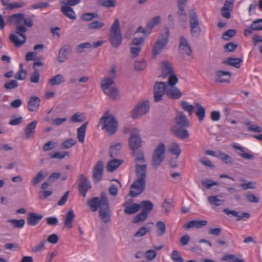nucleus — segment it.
Instances as JSON below:
<instances>
[{
	"label": "nucleus",
	"instance_id": "18",
	"mask_svg": "<svg viewBox=\"0 0 262 262\" xmlns=\"http://www.w3.org/2000/svg\"><path fill=\"white\" fill-rule=\"evenodd\" d=\"M40 99L37 96H32L28 102V109L32 112H36L38 110L40 105Z\"/></svg>",
	"mask_w": 262,
	"mask_h": 262
},
{
	"label": "nucleus",
	"instance_id": "13",
	"mask_svg": "<svg viewBox=\"0 0 262 262\" xmlns=\"http://www.w3.org/2000/svg\"><path fill=\"white\" fill-rule=\"evenodd\" d=\"M167 86L164 82H156L154 86V101L158 102L162 100L164 93H166Z\"/></svg>",
	"mask_w": 262,
	"mask_h": 262
},
{
	"label": "nucleus",
	"instance_id": "12",
	"mask_svg": "<svg viewBox=\"0 0 262 262\" xmlns=\"http://www.w3.org/2000/svg\"><path fill=\"white\" fill-rule=\"evenodd\" d=\"M78 182L79 192L83 197H85L86 192L92 188L91 183L83 174H79Z\"/></svg>",
	"mask_w": 262,
	"mask_h": 262
},
{
	"label": "nucleus",
	"instance_id": "41",
	"mask_svg": "<svg viewBox=\"0 0 262 262\" xmlns=\"http://www.w3.org/2000/svg\"><path fill=\"white\" fill-rule=\"evenodd\" d=\"M168 150L172 155L177 156L176 159H178L181 152L180 146L176 142L171 143L168 147Z\"/></svg>",
	"mask_w": 262,
	"mask_h": 262
},
{
	"label": "nucleus",
	"instance_id": "3",
	"mask_svg": "<svg viewBox=\"0 0 262 262\" xmlns=\"http://www.w3.org/2000/svg\"><path fill=\"white\" fill-rule=\"evenodd\" d=\"M175 123L172 125L170 130L177 137L185 140L188 138L189 134L187 128L190 123L187 116L183 112H178L174 119Z\"/></svg>",
	"mask_w": 262,
	"mask_h": 262
},
{
	"label": "nucleus",
	"instance_id": "24",
	"mask_svg": "<svg viewBox=\"0 0 262 262\" xmlns=\"http://www.w3.org/2000/svg\"><path fill=\"white\" fill-rule=\"evenodd\" d=\"M75 217V213L73 210H69L66 214L64 226L68 229L73 228V223Z\"/></svg>",
	"mask_w": 262,
	"mask_h": 262
},
{
	"label": "nucleus",
	"instance_id": "20",
	"mask_svg": "<svg viewBox=\"0 0 262 262\" xmlns=\"http://www.w3.org/2000/svg\"><path fill=\"white\" fill-rule=\"evenodd\" d=\"M207 224V221L206 220H193L186 223L184 227L186 229H189L192 228H201L205 226Z\"/></svg>",
	"mask_w": 262,
	"mask_h": 262
},
{
	"label": "nucleus",
	"instance_id": "45",
	"mask_svg": "<svg viewBox=\"0 0 262 262\" xmlns=\"http://www.w3.org/2000/svg\"><path fill=\"white\" fill-rule=\"evenodd\" d=\"M8 223H11L13 228L20 229L23 228L25 224V221L24 219L17 220L11 219L8 220Z\"/></svg>",
	"mask_w": 262,
	"mask_h": 262
},
{
	"label": "nucleus",
	"instance_id": "55",
	"mask_svg": "<svg viewBox=\"0 0 262 262\" xmlns=\"http://www.w3.org/2000/svg\"><path fill=\"white\" fill-rule=\"evenodd\" d=\"M181 106L185 111L189 113V115H191L192 114L194 110L193 105L189 104L188 102L186 101H182L181 103Z\"/></svg>",
	"mask_w": 262,
	"mask_h": 262
},
{
	"label": "nucleus",
	"instance_id": "31",
	"mask_svg": "<svg viewBox=\"0 0 262 262\" xmlns=\"http://www.w3.org/2000/svg\"><path fill=\"white\" fill-rule=\"evenodd\" d=\"M123 160L113 159L110 161L106 165V169L108 171L112 172L115 170L122 163Z\"/></svg>",
	"mask_w": 262,
	"mask_h": 262
},
{
	"label": "nucleus",
	"instance_id": "9",
	"mask_svg": "<svg viewBox=\"0 0 262 262\" xmlns=\"http://www.w3.org/2000/svg\"><path fill=\"white\" fill-rule=\"evenodd\" d=\"M142 138L140 130L134 128L131 131L128 138V144L130 150L138 149L142 145Z\"/></svg>",
	"mask_w": 262,
	"mask_h": 262
},
{
	"label": "nucleus",
	"instance_id": "29",
	"mask_svg": "<svg viewBox=\"0 0 262 262\" xmlns=\"http://www.w3.org/2000/svg\"><path fill=\"white\" fill-rule=\"evenodd\" d=\"M161 76L165 77L173 73V69L169 62L167 61L162 62L161 66Z\"/></svg>",
	"mask_w": 262,
	"mask_h": 262
},
{
	"label": "nucleus",
	"instance_id": "19",
	"mask_svg": "<svg viewBox=\"0 0 262 262\" xmlns=\"http://www.w3.org/2000/svg\"><path fill=\"white\" fill-rule=\"evenodd\" d=\"M166 94L172 99H178L182 96V93L176 86H167Z\"/></svg>",
	"mask_w": 262,
	"mask_h": 262
},
{
	"label": "nucleus",
	"instance_id": "57",
	"mask_svg": "<svg viewBox=\"0 0 262 262\" xmlns=\"http://www.w3.org/2000/svg\"><path fill=\"white\" fill-rule=\"evenodd\" d=\"M26 3L24 2H18L12 3L9 4L6 10H13L15 9L20 8L24 7L26 5Z\"/></svg>",
	"mask_w": 262,
	"mask_h": 262
},
{
	"label": "nucleus",
	"instance_id": "38",
	"mask_svg": "<svg viewBox=\"0 0 262 262\" xmlns=\"http://www.w3.org/2000/svg\"><path fill=\"white\" fill-rule=\"evenodd\" d=\"M195 106L196 108L195 114L200 121H202L205 116V108L199 103H195Z\"/></svg>",
	"mask_w": 262,
	"mask_h": 262
},
{
	"label": "nucleus",
	"instance_id": "2",
	"mask_svg": "<svg viewBox=\"0 0 262 262\" xmlns=\"http://www.w3.org/2000/svg\"><path fill=\"white\" fill-rule=\"evenodd\" d=\"M135 170L137 178L130 186L129 191V195L132 197L137 196L145 190L147 166L146 164H136Z\"/></svg>",
	"mask_w": 262,
	"mask_h": 262
},
{
	"label": "nucleus",
	"instance_id": "63",
	"mask_svg": "<svg viewBox=\"0 0 262 262\" xmlns=\"http://www.w3.org/2000/svg\"><path fill=\"white\" fill-rule=\"evenodd\" d=\"M71 121L73 123L76 122H82L84 121L85 119L82 117V116L77 113L74 114L71 118Z\"/></svg>",
	"mask_w": 262,
	"mask_h": 262
},
{
	"label": "nucleus",
	"instance_id": "51",
	"mask_svg": "<svg viewBox=\"0 0 262 262\" xmlns=\"http://www.w3.org/2000/svg\"><path fill=\"white\" fill-rule=\"evenodd\" d=\"M208 201L211 204L219 206L223 204L224 200L217 198V196H210L208 198Z\"/></svg>",
	"mask_w": 262,
	"mask_h": 262
},
{
	"label": "nucleus",
	"instance_id": "62",
	"mask_svg": "<svg viewBox=\"0 0 262 262\" xmlns=\"http://www.w3.org/2000/svg\"><path fill=\"white\" fill-rule=\"evenodd\" d=\"M171 259L174 262H184V259L181 256L179 252L177 250H173L171 254Z\"/></svg>",
	"mask_w": 262,
	"mask_h": 262
},
{
	"label": "nucleus",
	"instance_id": "10",
	"mask_svg": "<svg viewBox=\"0 0 262 262\" xmlns=\"http://www.w3.org/2000/svg\"><path fill=\"white\" fill-rule=\"evenodd\" d=\"M17 33L23 38V40H19L18 37L15 34H12L10 36V41L15 45L16 47H20L26 41L27 37L24 33L27 31V29L24 26L17 25L16 27Z\"/></svg>",
	"mask_w": 262,
	"mask_h": 262
},
{
	"label": "nucleus",
	"instance_id": "53",
	"mask_svg": "<svg viewBox=\"0 0 262 262\" xmlns=\"http://www.w3.org/2000/svg\"><path fill=\"white\" fill-rule=\"evenodd\" d=\"M245 124L248 126V129L251 132L258 133L262 132V128L260 126L254 124H251L249 121L245 122Z\"/></svg>",
	"mask_w": 262,
	"mask_h": 262
},
{
	"label": "nucleus",
	"instance_id": "52",
	"mask_svg": "<svg viewBox=\"0 0 262 262\" xmlns=\"http://www.w3.org/2000/svg\"><path fill=\"white\" fill-rule=\"evenodd\" d=\"M148 215L143 212H141L139 214H137L133 220V223L137 224L141 222H143L147 218Z\"/></svg>",
	"mask_w": 262,
	"mask_h": 262
},
{
	"label": "nucleus",
	"instance_id": "61",
	"mask_svg": "<svg viewBox=\"0 0 262 262\" xmlns=\"http://www.w3.org/2000/svg\"><path fill=\"white\" fill-rule=\"evenodd\" d=\"M46 241L45 239L40 242L37 245L33 246L32 248V252L36 253L38 252H40L45 248V245L46 244Z\"/></svg>",
	"mask_w": 262,
	"mask_h": 262
},
{
	"label": "nucleus",
	"instance_id": "33",
	"mask_svg": "<svg viewBox=\"0 0 262 262\" xmlns=\"http://www.w3.org/2000/svg\"><path fill=\"white\" fill-rule=\"evenodd\" d=\"M122 145L118 143L114 145H112L110 147V156L113 158L117 157L120 154Z\"/></svg>",
	"mask_w": 262,
	"mask_h": 262
},
{
	"label": "nucleus",
	"instance_id": "39",
	"mask_svg": "<svg viewBox=\"0 0 262 262\" xmlns=\"http://www.w3.org/2000/svg\"><path fill=\"white\" fill-rule=\"evenodd\" d=\"M97 4L101 6L110 8H115L117 6L116 0H98Z\"/></svg>",
	"mask_w": 262,
	"mask_h": 262
},
{
	"label": "nucleus",
	"instance_id": "8",
	"mask_svg": "<svg viewBox=\"0 0 262 262\" xmlns=\"http://www.w3.org/2000/svg\"><path fill=\"white\" fill-rule=\"evenodd\" d=\"M165 150V146L163 143L159 144L154 150L152 156L151 165L155 169H157L163 161Z\"/></svg>",
	"mask_w": 262,
	"mask_h": 262
},
{
	"label": "nucleus",
	"instance_id": "28",
	"mask_svg": "<svg viewBox=\"0 0 262 262\" xmlns=\"http://www.w3.org/2000/svg\"><path fill=\"white\" fill-rule=\"evenodd\" d=\"M23 20H24V14L17 13L10 15L8 19V21L11 24L19 25L23 21Z\"/></svg>",
	"mask_w": 262,
	"mask_h": 262
},
{
	"label": "nucleus",
	"instance_id": "32",
	"mask_svg": "<svg viewBox=\"0 0 262 262\" xmlns=\"http://www.w3.org/2000/svg\"><path fill=\"white\" fill-rule=\"evenodd\" d=\"M70 51L69 47L63 46L60 49L58 55V61L62 63L67 59V55Z\"/></svg>",
	"mask_w": 262,
	"mask_h": 262
},
{
	"label": "nucleus",
	"instance_id": "43",
	"mask_svg": "<svg viewBox=\"0 0 262 262\" xmlns=\"http://www.w3.org/2000/svg\"><path fill=\"white\" fill-rule=\"evenodd\" d=\"M222 259L225 261L245 262L244 259L236 257L235 255L231 254H226L222 257Z\"/></svg>",
	"mask_w": 262,
	"mask_h": 262
},
{
	"label": "nucleus",
	"instance_id": "26",
	"mask_svg": "<svg viewBox=\"0 0 262 262\" xmlns=\"http://www.w3.org/2000/svg\"><path fill=\"white\" fill-rule=\"evenodd\" d=\"M61 11L66 16L70 19L75 20L76 18V15L73 9L69 6H62Z\"/></svg>",
	"mask_w": 262,
	"mask_h": 262
},
{
	"label": "nucleus",
	"instance_id": "47",
	"mask_svg": "<svg viewBox=\"0 0 262 262\" xmlns=\"http://www.w3.org/2000/svg\"><path fill=\"white\" fill-rule=\"evenodd\" d=\"M186 2L187 1L186 0H178L177 5L179 9L178 14L179 15H186V13L185 12L184 9Z\"/></svg>",
	"mask_w": 262,
	"mask_h": 262
},
{
	"label": "nucleus",
	"instance_id": "1",
	"mask_svg": "<svg viewBox=\"0 0 262 262\" xmlns=\"http://www.w3.org/2000/svg\"><path fill=\"white\" fill-rule=\"evenodd\" d=\"M88 205L92 211H96L99 208V216L104 223H108L111 220V212L109 201L106 194L104 192L101 193V197H94L88 201Z\"/></svg>",
	"mask_w": 262,
	"mask_h": 262
},
{
	"label": "nucleus",
	"instance_id": "15",
	"mask_svg": "<svg viewBox=\"0 0 262 262\" xmlns=\"http://www.w3.org/2000/svg\"><path fill=\"white\" fill-rule=\"evenodd\" d=\"M104 164L102 161H98L93 169V179L95 183H98L102 179Z\"/></svg>",
	"mask_w": 262,
	"mask_h": 262
},
{
	"label": "nucleus",
	"instance_id": "5",
	"mask_svg": "<svg viewBox=\"0 0 262 262\" xmlns=\"http://www.w3.org/2000/svg\"><path fill=\"white\" fill-rule=\"evenodd\" d=\"M100 125L102 129H105L111 135L114 134L117 129L118 122L115 117L113 115H109L108 112L104 113L100 119Z\"/></svg>",
	"mask_w": 262,
	"mask_h": 262
},
{
	"label": "nucleus",
	"instance_id": "40",
	"mask_svg": "<svg viewBox=\"0 0 262 262\" xmlns=\"http://www.w3.org/2000/svg\"><path fill=\"white\" fill-rule=\"evenodd\" d=\"M161 18L160 16H157L151 19L146 24V28L148 29L151 33L152 29L158 25L161 21Z\"/></svg>",
	"mask_w": 262,
	"mask_h": 262
},
{
	"label": "nucleus",
	"instance_id": "42",
	"mask_svg": "<svg viewBox=\"0 0 262 262\" xmlns=\"http://www.w3.org/2000/svg\"><path fill=\"white\" fill-rule=\"evenodd\" d=\"M92 47V45L89 42H83L78 45L75 48L77 53L82 54L85 51L86 49H90Z\"/></svg>",
	"mask_w": 262,
	"mask_h": 262
},
{
	"label": "nucleus",
	"instance_id": "27",
	"mask_svg": "<svg viewBox=\"0 0 262 262\" xmlns=\"http://www.w3.org/2000/svg\"><path fill=\"white\" fill-rule=\"evenodd\" d=\"M132 154L135 158V162H137L136 164L142 163L145 162V158L144 154L143 151L138 148V149L131 150Z\"/></svg>",
	"mask_w": 262,
	"mask_h": 262
},
{
	"label": "nucleus",
	"instance_id": "23",
	"mask_svg": "<svg viewBox=\"0 0 262 262\" xmlns=\"http://www.w3.org/2000/svg\"><path fill=\"white\" fill-rule=\"evenodd\" d=\"M243 60L240 58L228 57L223 61V63L230 66L233 67L236 69L241 67Z\"/></svg>",
	"mask_w": 262,
	"mask_h": 262
},
{
	"label": "nucleus",
	"instance_id": "48",
	"mask_svg": "<svg viewBox=\"0 0 262 262\" xmlns=\"http://www.w3.org/2000/svg\"><path fill=\"white\" fill-rule=\"evenodd\" d=\"M157 234L158 236L163 235L166 231V226L165 223L162 221H159L157 223Z\"/></svg>",
	"mask_w": 262,
	"mask_h": 262
},
{
	"label": "nucleus",
	"instance_id": "17",
	"mask_svg": "<svg viewBox=\"0 0 262 262\" xmlns=\"http://www.w3.org/2000/svg\"><path fill=\"white\" fill-rule=\"evenodd\" d=\"M43 215L41 214H37L35 212H31L28 214L27 218V224L31 226H36L42 219Z\"/></svg>",
	"mask_w": 262,
	"mask_h": 262
},
{
	"label": "nucleus",
	"instance_id": "34",
	"mask_svg": "<svg viewBox=\"0 0 262 262\" xmlns=\"http://www.w3.org/2000/svg\"><path fill=\"white\" fill-rule=\"evenodd\" d=\"M142 211L148 215V214L152 210L154 205L150 201H143L139 204Z\"/></svg>",
	"mask_w": 262,
	"mask_h": 262
},
{
	"label": "nucleus",
	"instance_id": "50",
	"mask_svg": "<svg viewBox=\"0 0 262 262\" xmlns=\"http://www.w3.org/2000/svg\"><path fill=\"white\" fill-rule=\"evenodd\" d=\"M250 28L253 31L262 30V18L253 21L250 26Z\"/></svg>",
	"mask_w": 262,
	"mask_h": 262
},
{
	"label": "nucleus",
	"instance_id": "60",
	"mask_svg": "<svg viewBox=\"0 0 262 262\" xmlns=\"http://www.w3.org/2000/svg\"><path fill=\"white\" fill-rule=\"evenodd\" d=\"M18 86V83L16 80H12L7 82L4 84V88L6 90H11L16 88Z\"/></svg>",
	"mask_w": 262,
	"mask_h": 262
},
{
	"label": "nucleus",
	"instance_id": "35",
	"mask_svg": "<svg viewBox=\"0 0 262 262\" xmlns=\"http://www.w3.org/2000/svg\"><path fill=\"white\" fill-rule=\"evenodd\" d=\"M65 81L63 76L58 74L49 79L48 82L51 86L59 85Z\"/></svg>",
	"mask_w": 262,
	"mask_h": 262
},
{
	"label": "nucleus",
	"instance_id": "37",
	"mask_svg": "<svg viewBox=\"0 0 262 262\" xmlns=\"http://www.w3.org/2000/svg\"><path fill=\"white\" fill-rule=\"evenodd\" d=\"M232 147L235 149H238L241 151V152L239 154V155L243 158L248 160L254 159L255 158L253 155L249 153L244 152L243 147L239 145H236L235 143L232 144Z\"/></svg>",
	"mask_w": 262,
	"mask_h": 262
},
{
	"label": "nucleus",
	"instance_id": "22",
	"mask_svg": "<svg viewBox=\"0 0 262 262\" xmlns=\"http://www.w3.org/2000/svg\"><path fill=\"white\" fill-rule=\"evenodd\" d=\"M37 124V121L34 120L27 125L25 130V136L27 139L31 138L34 136Z\"/></svg>",
	"mask_w": 262,
	"mask_h": 262
},
{
	"label": "nucleus",
	"instance_id": "58",
	"mask_svg": "<svg viewBox=\"0 0 262 262\" xmlns=\"http://www.w3.org/2000/svg\"><path fill=\"white\" fill-rule=\"evenodd\" d=\"M236 34V31L234 29L228 30L222 35V38L225 40H229L234 36Z\"/></svg>",
	"mask_w": 262,
	"mask_h": 262
},
{
	"label": "nucleus",
	"instance_id": "54",
	"mask_svg": "<svg viewBox=\"0 0 262 262\" xmlns=\"http://www.w3.org/2000/svg\"><path fill=\"white\" fill-rule=\"evenodd\" d=\"M76 141L73 139H69L62 143L60 146L61 149H67L75 145Z\"/></svg>",
	"mask_w": 262,
	"mask_h": 262
},
{
	"label": "nucleus",
	"instance_id": "16",
	"mask_svg": "<svg viewBox=\"0 0 262 262\" xmlns=\"http://www.w3.org/2000/svg\"><path fill=\"white\" fill-rule=\"evenodd\" d=\"M179 49L180 51L182 52L183 53H185L187 56H190L192 54V50L188 42L184 36H181L180 38Z\"/></svg>",
	"mask_w": 262,
	"mask_h": 262
},
{
	"label": "nucleus",
	"instance_id": "4",
	"mask_svg": "<svg viewBox=\"0 0 262 262\" xmlns=\"http://www.w3.org/2000/svg\"><path fill=\"white\" fill-rule=\"evenodd\" d=\"M169 30L168 27L163 28L157 40L154 43L152 49L154 58H156L165 48L168 42Z\"/></svg>",
	"mask_w": 262,
	"mask_h": 262
},
{
	"label": "nucleus",
	"instance_id": "49",
	"mask_svg": "<svg viewBox=\"0 0 262 262\" xmlns=\"http://www.w3.org/2000/svg\"><path fill=\"white\" fill-rule=\"evenodd\" d=\"M99 17V15L97 13H85L81 16V19L85 21H90L94 18H98Z\"/></svg>",
	"mask_w": 262,
	"mask_h": 262
},
{
	"label": "nucleus",
	"instance_id": "64",
	"mask_svg": "<svg viewBox=\"0 0 262 262\" xmlns=\"http://www.w3.org/2000/svg\"><path fill=\"white\" fill-rule=\"evenodd\" d=\"M27 72L25 70L20 69L19 70L14 76V77L17 80H23L26 78Z\"/></svg>",
	"mask_w": 262,
	"mask_h": 262
},
{
	"label": "nucleus",
	"instance_id": "25",
	"mask_svg": "<svg viewBox=\"0 0 262 262\" xmlns=\"http://www.w3.org/2000/svg\"><path fill=\"white\" fill-rule=\"evenodd\" d=\"M125 207L124 213L127 214H133L137 212L140 208V205L139 204L134 203L130 205H128L126 202L123 205Z\"/></svg>",
	"mask_w": 262,
	"mask_h": 262
},
{
	"label": "nucleus",
	"instance_id": "21",
	"mask_svg": "<svg viewBox=\"0 0 262 262\" xmlns=\"http://www.w3.org/2000/svg\"><path fill=\"white\" fill-rule=\"evenodd\" d=\"M215 79L214 81L216 83H224L229 82L228 80L225 79H223L222 77L223 76H228L230 78L231 76V73L230 72L228 71H224L222 70H219L215 72Z\"/></svg>",
	"mask_w": 262,
	"mask_h": 262
},
{
	"label": "nucleus",
	"instance_id": "59",
	"mask_svg": "<svg viewBox=\"0 0 262 262\" xmlns=\"http://www.w3.org/2000/svg\"><path fill=\"white\" fill-rule=\"evenodd\" d=\"M168 76H169L168 80V85H167V86H174V85L178 82V77L173 73H172V74L169 75Z\"/></svg>",
	"mask_w": 262,
	"mask_h": 262
},
{
	"label": "nucleus",
	"instance_id": "30",
	"mask_svg": "<svg viewBox=\"0 0 262 262\" xmlns=\"http://www.w3.org/2000/svg\"><path fill=\"white\" fill-rule=\"evenodd\" d=\"M48 176V173L43 170H39L38 173L33 177L31 180V183L32 186H36L39 184L45 177Z\"/></svg>",
	"mask_w": 262,
	"mask_h": 262
},
{
	"label": "nucleus",
	"instance_id": "56",
	"mask_svg": "<svg viewBox=\"0 0 262 262\" xmlns=\"http://www.w3.org/2000/svg\"><path fill=\"white\" fill-rule=\"evenodd\" d=\"M151 228L150 227H142L139 230L134 234L135 237H142L145 235L147 233L150 231Z\"/></svg>",
	"mask_w": 262,
	"mask_h": 262
},
{
	"label": "nucleus",
	"instance_id": "44",
	"mask_svg": "<svg viewBox=\"0 0 262 262\" xmlns=\"http://www.w3.org/2000/svg\"><path fill=\"white\" fill-rule=\"evenodd\" d=\"M173 207L172 202H170L168 200L166 199L162 204L161 207L164 210V213L166 215H168L171 208Z\"/></svg>",
	"mask_w": 262,
	"mask_h": 262
},
{
	"label": "nucleus",
	"instance_id": "11",
	"mask_svg": "<svg viewBox=\"0 0 262 262\" xmlns=\"http://www.w3.org/2000/svg\"><path fill=\"white\" fill-rule=\"evenodd\" d=\"M189 24L191 35L193 37H198L201 33V29L198 16L194 11H192L190 13Z\"/></svg>",
	"mask_w": 262,
	"mask_h": 262
},
{
	"label": "nucleus",
	"instance_id": "46",
	"mask_svg": "<svg viewBox=\"0 0 262 262\" xmlns=\"http://www.w3.org/2000/svg\"><path fill=\"white\" fill-rule=\"evenodd\" d=\"M217 158H219L226 164H233V160L229 155L223 152H220L216 156Z\"/></svg>",
	"mask_w": 262,
	"mask_h": 262
},
{
	"label": "nucleus",
	"instance_id": "36",
	"mask_svg": "<svg viewBox=\"0 0 262 262\" xmlns=\"http://www.w3.org/2000/svg\"><path fill=\"white\" fill-rule=\"evenodd\" d=\"M88 122H85L77 129V138L81 143H83L85 135V131Z\"/></svg>",
	"mask_w": 262,
	"mask_h": 262
},
{
	"label": "nucleus",
	"instance_id": "6",
	"mask_svg": "<svg viewBox=\"0 0 262 262\" xmlns=\"http://www.w3.org/2000/svg\"><path fill=\"white\" fill-rule=\"evenodd\" d=\"M110 41L114 48H118L122 42L120 23L118 19H116L110 30Z\"/></svg>",
	"mask_w": 262,
	"mask_h": 262
},
{
	"label": "nucleus",
	"instance_id": "7",
	"mask_svg": "<svg viewBox=\"0 0 262 262\" xmlns=\"http://www.w3.org/2000/svg\"><path fill=\"white\" fill-rule=\"evenodd\" d=\"M115 81L111 78L104 77L101 81V86L103 92L111 99L116 100L119 97V93L117 88L113 86Z\"/></svg>",
	"mask_w": 262,
	"mask_h": 262
},
{
	"label": "nucleus",
	"instance_id": "14",
	"mask_svg": "<svg viewBox=\"0 0 262 262\" xmlns=\"http://www.w3.org/2000/svg\"><path fill=\"white\" fill-rule=\"evenodd\" d=\"M149 108V104L147 100L139 103L132 111V118L135 119L145 115L148 112Z\"/></svg>",
	"mask_w": 262,
	"mask_h": 262
}]
</instances>
